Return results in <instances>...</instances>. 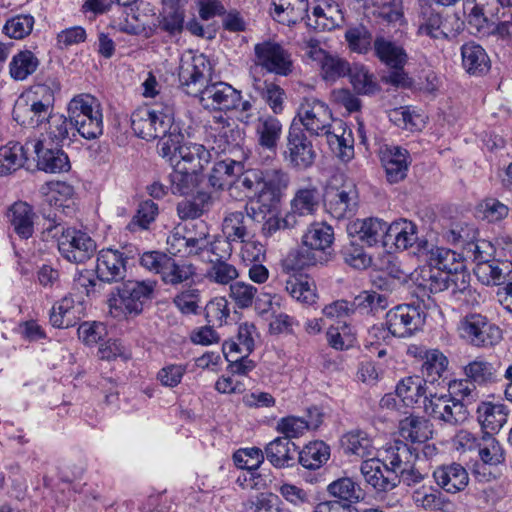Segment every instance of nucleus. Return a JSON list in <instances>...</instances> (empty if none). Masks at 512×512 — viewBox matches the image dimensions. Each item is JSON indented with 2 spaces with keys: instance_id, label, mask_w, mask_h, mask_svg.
<instances>
[{
  "instance_id": "10",
  "label": "nucleus",
  "mask_w": 512,
  "mask_h": 512,
  "mask_svg": "<svg viewBox=\"0 0 512 512\" xmlns=\"http://www.w3.org/2000/svg\"><path fill=\"white\" fill-rule=\"evenodd\" d=\"M425 321L419 306L401 304L386 313V326L392 336L407 338L418 332Z\"/></svg>"
},
{
  "instance_id": "13",
  "label": "nucleus",
  "mask_w": 512,
  "mask_h": 512,
  "mask_svg": "<svg viewBox=\"0 0 512 512\" xmlns=\"http://www.w3.org/2000/svg\"><path fill=\"white\" fill-rule=\"evenodd\" d=\"M255 64L270 73L287 76L292 72L293 63L290 53L274 41H263L254 47Z\"/></svg>"
},
{
  "instance_id": "17",
  "label": "nucleus",
  "mask_w": 512,
  "mask_h": 512,
  "mask_svg": "<svg viewBox=\"0 0 512 512\" xmlns=\"http://www.w3.org/2000/svg\"><path fill=\"white\" fill-rule=\"evenodd\" d=\"M501 362H490L483 356H477L462 367L467 380L478 386H488L501 380Z\"/></svg>"
},
{
  "instance_id": "2",
  "label": "nucleus",
  "mask_w": 512,
  "mask_h": 512,
  "mask_svg": "<svg viewBox=\"0 0 512 512\" xmlns=\"http://www.w3.org/2000/svg\"><path fill=\"white\" fill-rule=\"evenodd\" d=\"M210 64L203 54H184L180 59L179 81L189 95H199L200 103L205 109L233 110L239 102V91L230 84L216 82L201 89L210 73Z\"/></svg>"
},
{
  "instance_id": "7",
  "label": "nucleus",
  "mask_w": 512,
  "mask_h": 512,
  "mask_svg": "<svg viewBox=\"0 0 512 512\" xmlns=\"http://www.w3.org/2000/svg\"><path fill=\"white\" fill-rule=\"evenodd\" d=\"M156 281H128L117 288V294L108 300L110 314L115 318L138 315L144 305L152 299Z\"/></svg>"
},
{
  "instance_id": "28",
  "label": "nucleus",
  "mask_w": 512,
  "mask_h": 512,
  "mask_svg": "<svg viewBox=\"0 0 512 512\" xmlns=\"http://www.w3.org/2000/svg\"><path fill=\"white\" fill-rule=\"evenodd\" d=\"M424 250L426 251L429 266L445 274L457 272L464 268L462 255L451 249L434 245H430L429 247L426 243Z\"/></svg>"
},
{
  "instance_id": "46",
  "label": "nucleus",
  "mask_w": 512,
  "mask_h": 512,
  "mask_svg": "<svg viewBox=\"0 0 512 512\" xmlns=\"http://www.w3.org/2000/svg\"><path fill=\"white\" fill-rule=\"evenodd\" d=\"M74 131L70 118L61 114H51L47 120L45 135L55 146H63L70 143V135H75Z\"/></svg>"
},
{
  "instance_id": "20",
  "label": "nucleus",
  "mask_w": 512,
  "mask_h": 512,
  "mask_svg": "<svg viewBox=\"0 0 512 512\" xmlns=\"http://www.w3.org/2000/svg\"><path fill=\"white\" fill-rule=\"evenodd\" d=\"M51 114L52 109L29 98H20L13 108V119L27 127L40 126Z\"/></svg>"
},
{
  "instance_id": "54",
  "label": "nucleus",
  "mask_w": 512,
  "mask_h": 512,
  "mask_svg": "<svg viewBox=\"0 0 512 512\" xmlns=\"http://www.w3.org/2000/svg\"><path fill=\"white\" fill-rule=\"evenodd\" d=\"M60 89L61 84L56 77H47L43 82H38L31 87L27 98L45 104L46 107L53 110L54 95Z\"/></svg>"
},
{
  "instance_id": "12",
  "label": "nucleus",
  "mask_w": 512,
  "mask_h": 512,
  "mask_svg": "<svg viewBox=\"0 0 512 512\" xmlns=\"http://www.w3.org/2000/svg\"><path fill=\"white\" fill-rule=\"evenodd\" d=\"M136 253L132 246L123 247L121 250H101L96 265L98 279L108 283L122 280L125 277L127 261L133 259Z\"/></svg>"
},
{
  "instance_id": "23",
  "label": "nucleus",
  "mask_w": 512,
  "mask_h": 512,
  "mask_svg": "<svg viewBox=\"0 0 512 512\" xmlns=\"http://www.w3.org/2000/svg\"><path fill=\"white\" fill-rule=\"evenodd\" d=\"M251 224V217L244 211L227 212L222 222V233L228 240L240 243L254 237Z\"/></svg>"
},
{
  "instance_id": "44",
  "label": "nucleus",
  "mask_w": 512,
  "mask_h": 512,
  "mask_svg": "<svg viewBox=\"0 0 512 512\" xmlns=\"http://www.w3.org/2000/svg\"><path fill=\"white\" fill-rule=\"evenodd\" d=\"M40 60L30 50L16 53L9 63V75L15 81H24L38 69Z\"/></svg>"
},
{
  "instance_id": "36",
  "label": "nucleus",
  "mask_w": 512,
  "mask_h": 512,
  "mask_svg": "<svg viewBox=\"0 0 512 512\" xmlns=\"http://www.w3.org/2000/svg\"><path fill=\"white\" fill-rule=\"evenodd\" d=\"M373 49L377 58L389 68L406 65L408 62V55L404 48L383 36L374 40Z\"/></svg>"
},
{
  "instance_id": "33",
  "label": "nucleus",
  "mask_w": 512,
  "mask_h": 512,
  "mask_svg": "<svg viewBox=\"0 0 512 512\" xmlns=\"http://www.w3.org/2000/svg\"><path fill=\"white\" fill-rule=\"evenodd\" d=\"M273 17L280 23L294 25L308 21V0H273Z\"/></svg>"
},
{
  "instance_id": "16",
  "label": "nucleus",
  "mask_w": 512,
  "mask_h": 512,
  "mask_svg": "<svg viewBox=\"0 0 512 512\" xmlns=\"http://www.w3.org/2000/svg\"><path fill=\"white\" fill-rule=\"evenodd\" d=\"M464 26V22L455 14L443 18L438 13H431L419 27V33L432 39H449L455 37Z\"/></svg>"
},
{
  "instance_id": "64",
  "label": "nucleus",
  "mask_w": 512,
  "mask_h": 512,
  "mask_svg": "<svg viewBox=\"0 0 512 512\" xmlns=\"http://www.w3.org/2000/svg\"><path fill=\"white\" fill-rule=\"evenodd\" d=\"M243 512H280L279 498L272 493H259L243 503Z\"/></svg>"
},
{
  "instance_id": "30",
  "label": "nucleus",
  "mask_w": 512,
  "mask_h": 512,
  "mask_svg": "<svg viewBox=\"0 0 512 512\" xmlns=\"http://www.w3.org/2000/svg\"><path fill=\"white\" fill-rule=\"evenodd\" d=\"M310 420L296 416H287L277 422L276 429L285 438L291 441L292 438L302 436L308 429H317L322 422V415L316 408L309 411Z\"/></svg>"
},
{
  "instance_id": "21",
  "label": "nucleus",
  "mask_w": 512,
  "mask_h": 512,
  "mask_svg": "<svg viewBox=\"0 0 512 512\" xmlns=\"http://www.w3.org/2000/svg\"><path fill=\"white\" fill-rule=\"evenodd\" d=\"M462 68L471 76H483L491 67L486 50L478 43L469 41L460 48Z\"/></svg>"
},
{
  "instance_id": "60",
  "label": "nucleus",
  "mask_w": 512,
  "mask_h": 512,
  "mask_svg": "<svg viewBox=\"0 0 512 512\" xmlns=\"http://www.w3.org/2000/svg\"><path fill=\"white\" fill-rule=\"evenodd\" d=\"M255 336H257L256 328L253 324L244 323L239 326L237 342H226L224 350L228 353L239 352L243 354H250L254 349Z\"/></svg>"
},
{
  "instance_id": "18",
  "label": "nucleus",
  "mask_w": 512,
  "mask_h": 512,
  "mask_svg": "<svg viewBox=\"0 0 512 512\" xmlns=\"http://www.w3.org/2000/svg\"><path fill=\"white\" fill-rule=\"evenodd\" d=\"M343 21L344 16L336 0H317L306 25L315 30L330 31L340 26Z\"/></svg>"
},
{
  "instance_id": "49",
  "label": "nucleus",
  "mask_w": 512,
  "mask_h": 512,
  "mask_svg": "<svg viewBox=\"0 0 512 512\" xmlns=\"http://www.w3.org/2000/svg\"><path fill=\"white\" fill-rule=\"evenodd\" d=\"M495 246L487 240L466 242L463 246L462 257L475 263L474 268L489 264L494 259Z\"/></svg>"
},
{
  "instance_id": "38",
  "label": "nucleus",
  "mask_w": 512,
  "mask_h": 512,
  "mask_svg": "<svg viewBox=\"0 0 512 512\" xmlns=\"http://www.w3.org/2000/svg\"><path fill=\"white\" fill-rule=\"evenodd\" d=\"M31 149H27L25 145L17 142H9L0 148V175H7L21 168L28 159V153Z\"/></svg>"
},
{
  "instance_id": "63",
  "label": "nucleus",
  "mask_w": 512,
  "mask_h": 512,
  "mask_svg": "<svg viewBox=\"0 0 512 512\" xmlns=\"http://www.w3.org/2000/svg\"><path fill=\"white\" fill-rule=\"evenodd\" d=\"M447 282L446 290H449L458 300L467 301V297L474 294L470 287V276L464 271V268L449 273Z\"/></svg>"
},
{
  "instance_id": "62",
  "label": "nucleus",
  "mask_w": 512,
  "mask_h": 512,
  "mask_svg": "<svg viewBox=\"0 0 512 512\" xmlns=\"http://www.w3.org/2000/svg\"><path fill=\"white\" fill-rule=\"evenodd\" d=\"M229 290V297L240 309L252 306L258 293V289L254 285L244 281H235L231 283Z\"/></svg>"
},
{
  "instance_id": "56",
  "label": "nucleus",
  "mask_w": 512,
  "mask_h": 512,
  "mask_svg": "<svg viewBox=\"0 0 512 512\" xmlns=\"http://www.w3.org/2000/svg\"><path fill=\"white\" fill-rule=\"evenodd\" d=\"M327 490L331 496L347 503L364 500L366 496V489L358 482H331Z\"/></svg>"
},
{
  "instance_id": "61",
  "label": "nucleus",
  "mask_w": 512,
  "mask_h": 512,
  "mask_svg": "<svg viewBox=\"0 0 512 512\" xmlns=\"http://www.w3.org/2000/svg\"><path fill=\"white\" fill-rule=\"evenodd\" d=\"M159 213L158 205L152 200H145L139 204L136 215L127 225V229L135 232L138 229L146 230L153 223Z\"/></svg>"
},
{
  "instance_id": "39",
  "label": "nucleus",
  "mask_w": 512,
  "mask_h": 512,
  "mask_svg": "<svg viewBox=\"0 0 512 512\" xmlns=\"http://www.w3.org/2000/svg\"><path fill=\"white\" fill-rule=\"evenodd\" d=\"M334 240V232L330 225L323 222L312 223L302 236L303 246L314 251H325Z\"/></svg>"
},
{
  "instance_id": "45",
  "label": "nucleus",
  "mask_w": 512,
  "mask_h": 512,
  "mask_svg": "<svg viewBox=\"0 0 512 512\" xmlns=\"http://www.w3.org/2000/svg\"><path fill=\"white\" fill-rule=\"evenodd\" d=\"M195 275L196 267L192 263L177 261L169 256L162 271L161 280L167 285L176 286L192 280Z\"/></svg>"
},
{
  "instance_id": "31",
  "label": "nucleus",
  "mask_w": 512,
  "mask_h": 512,
  "mask_svg": "<svg viewBox=\"0 0 512 512\" xmlns=\"http://www.w3.org/2000/svg\"><path fill=\"white\" fill-rule=\"evenodd\" d=\"M357 192L353 183H345L330 193L327 206L331 215L337 219L352 214L356 204Z\"/></svg>"
},
{
  "instance_id": "8",
  "label": "nucleus",
  "mask_w": 512,
  "mask_h": 512,
  "mask_svg": "<svg viewBox=\"0 0 512 512\" xmlns=\"http://www.w3.org/2000/svg\"><path fill=\"white\" fill-rule=\"evenodd\" d=\"M461 339L477 348H489L502 340L501 329L481 314H469L463 317L457 326Z\"/></svg>"
},
{
  "instance_id": "37",
  "label": "nucleus",
  "mask_w": 512,
  "mask_h": 512,
  "mask_svg": "<svg viewBox=\"0 0 512 512\" xmlns=\"http://www.w3.org/2000/svg\"><path fill=\"white\" fill-rule=\"evenodd\" d=\"M325 136L327 137V142L331 150L342 161H348L352 158L354 150L351 131H346L341 121H336Z\"/></svg>"
},
{
  "instance_id": "25",
  "label": "nucleus",
  "mask_w": 512,
  "mask_h": 512,
  "mask_svg": "<svg viewBox=\"0 0 512 512\" xmlns=\"http://www.w3.org/2000/svg\"><path fill=\"white\" fill-rule=\"evenodd\" d=\"M418 239L417 226L406 219L394 221L388 225L385 247L406 250Z\"/></svg>"
},
{
  "instance_id": "4",
  "label": "nucleus",
  "mask_w": 512,
  "mask_h": 512,
  "mask_svg": "<svg viewBox=\"0 0 512 512\" xmlns=\"http://www.w3.org/2000/svg\"><path fill=\"white\" fill-rule=\"evenodd\" d=\"M180 129L174 130L172 137L160 143V155L168 158L173 167L200 173L211 160L210 151L197 143H183Z\"/></svg>"
},
{
  "instance_id": "41",
  "label": "nucleus",
  "mask_w": 512,
  "mask_h": 512,
  "mask_svg": "<svg viewBox=\"0 0 512 512\" xmlns=\"http://www.w3.org/2000/svg\"><path fill=\"white\" fill-rule=\"evenodd\" d=\"M265 454L269 462L276 468L289 466L297 454L296 445L285 437H277L267 444Z\"/></svg>"
},
{
  "instance_id": "35",
  "label": "nucleus",
  "mask_w": 512,
  "mask_h": 512,
  "mask_svg": "<svg viewBox=\"0 0 512 512\" xmlns=\"http://www.w3.org/2000/svg\"><path fill=\"white\" fill-rule=\"evenodd\" d=\"M507 416L508 412L503 404L482 402L477 408V418L481 427L491 434L504 426Z\"/></svg>"
},
{
  "instance_id": "57",
  "label": "nucleus",
  "mask_w": 512,
  "mask_h": 512,
  "mask_svg": "<svg viewBox=\"0 0 512 512\" xmlns=\"http://www.w3.org/2000/svg\"><path fill=\"white\" fill-rule=\"evenodd\" d=\"M354 312L376 314L388 307V299L385 295L377 292L364 291L352 301Z\"/></svg>"
},
{
  "instance_id": "27",
  "label": "nucleus",
  "mask_w": 512,
  "mask_h": 512,
  "mask_svg": "<svg viewBox=\"0 0 512 512\" xmlns=\"http://www.w3.org/2000/svg\"><path fill=\"white\" fill-rule=\"evenodd\" d=\"M308 55L310 58L320 63L322 75L325 80L334 81L348 74L350 64L346 60L327 53L317 45H310Z\"/></svg>"
},
{
  "instance_id": "59",
  "label": "nucleus",
  "mask_w": 512,
  "mask_h": 512,
  "mask_svg": "<svg viewBox=\"0 0 512 512\" xmlns=\"http://www.w3.org/2000/svg\"><path fill=\"white\" fill-rule=\"evenodd\" d=\"M41 192L46 196V201L55 210L64 207V202L71 199L74 188L66 182H49L41 187Z\"/></svg>"
},
{
  "instance_id": "52",
  "label": "nucleus",
  "mask_w": 512,
  "mask_h": 512,
  "mask_svg": "<svg viewBox=\"0 0 512 512\" xmlns=\"http://www.w3.org/2000/svg\"><path fill=\"white\" fill-rule=\"evenodd\" d=\"M424 380L418 376H409L402 379L396 386V395L401 398L406 406L416 403L420 397L427 395V389L423 386Z\"/></svg>"
},
{
  "instance_id": "6",
  "label": "nucleus",
  "mask_w": 512,
  "mask_h": 512,
  "mask_svg": "<svg viewBox=\"0 0 512 512\" xmlns=\"http://www.w3.org/2000/svg\"><path fill=\"white\" fill-rule=\"evenodd\" d=\"M68 115L74 130L87 140L103 134V113L99 100L90 94H79L68 104Z\"/></svg>"
},
{
  "instance_id": "22",
  "label": "nucleus",
  "mask_w": 512,
  "mask_h": 512,
  "mask_svg": "<svg viewBox=\"0 0 512 512\" xmlns=\"http://www.w3.org/2000/svg\"><path fill=\"white\" fill-rule=\"evenodd\" d=\"M474 273L484 285L505 286L512 282V260L493 259L489 264L474 268Z\"/></svg>"
},
{
  "instance_id": "34",
  "label": "nucleus",
  "mask_w": 512,
  "mask_h": 512,
  "mask_svg": "<svg viewBox=\"0 0 512 512\" xmlns=\"http://www.w3.org/2000/svg\"><path fill=\"white\" fill-rule=\"evenodd\" d=\"M512 5L509 0H486V4L483 7L476 5L472 9L470 14L469 23L477 27V31L481 32L482 22H486V17L490 16L497 20H505L512 18V12L510 11Z\"/></svg>"
},
{
  "instance_id": "11",
  "label": "nucleus",
  "mask_w": 512,
  "mask_h": 512,
  "mask_svg": "<svg viewBox=\"0 0 512 512\" xmlns=\"http://www.w3.org/2000/svg\"><path fill=\"white\" fill-rule=\"evenodd\" d=\"M297 116L304 128L312 135H325L333 127V117L328 105L314 97L303 99Z\"/></svg>"
},
{
  "instance_id": "51",
  "label": "nucleus",
  "mask_w": 512,
  "mask_h": 512,
  "mask_svg": "<svg viewBox=\"0 0 512 512\" xmlns=\"http://www.w3.org/2000/svg\"><path fill=\"white\" fill-rule=\"evenodd\" d=\"M413 500L416 505L425 509L446 511L449 508V501L437 486H421L414 491Z\"/></svg>"
},
{
  "instance_id": "1",
  "label": "nucleus",
  "mask_w": 512,
  "mask_h": 512,
  "mask_svg": "<svg viewBox=\"0 0 512 512\" xmlns=\"http://www.w3.org/2000/svg\"><path fill=\"white\" fill-rule=\"evenodd\" d=\"M208 180L213 188L238 190L242 197L266 209L277 205L290 185V175L281 167L244 170L240 161L229 158L214 164Z\"/></svg>"
},
{
  "instance_id": "43",
  "label": "nucleus",
  "mask_w": 512,
  "mask_h": 512,
  "mask_svg": "<svg viewBox=\"0 0 512 512\" xmlns=\"http://www.w3.org/2000/svg\"><path fill=\"white\" fill-rule=\"evenodd\" d=\"M401 437L411 443H424L432 435L431 425L423 417L409 416L401 420L399 425Z\"/></svg>"
},
{
  "instance_id": "53",
  "label": "nucleus",
  "mask_w": 512,
  "mask_h": 512,
  "mask_svg": "<svg viewBox=\"0 0 512 512\" xmlns=\"http://www.w3.org/2000/svg\"><path fill=\"white\" fill-rule=\"evenodd\" d=\"M50 323L56 328H68L76 323L74 300L71 297H63L55 303L50 312Z\"/></svg>"
},
{
  "instance_id": "26",
  "label": "nucleus",
  "mask_w": 512,
  "mask_h": 512,
  "mask_svg": "<svg viewBox=\"0 0 512 512\" xmlns=\"http://www.w3.org/2000/svg\"><path fill=\"white\" fill-rule=\"evenodd\" d=\"M350 233H356L368 246L381 243L385 247L388 224L379 218L357 220L349 227Z\"/></svg>"
},
{
  "instance_id": "5",
  "label": "nucleus",
  "mask_w": 512,
  "mask_h": 512,
  "mask_svg": "<svg viewBox=\"0 0 512 512\" xmlns=\"http://www.w3.org/2000/svg\"><path fill=\"white\" fill-rule=\"evenodd\" d=\"M47 228L53 237L57 238L60 254L71 263H83L94 256L97 245L91 236L76 227H65L57 222L56 215L51 218Z\"/></svg>"
},
{
  "instance_id": "24",
  "label": "nucleus",
  "mask_w": 512,
  "mask_h": 512,
  "mask_svg": "<svg viewBox=\"0 0 512 512\" xmlns=\"http://www.w3.org/2000/svg\"><path fill=\"white\" fill-rule=\"evenodd\" d=\"M321 201V194L317 186L309 183L306 186L299 187L290 202V212L293 214V219L297 216L313 215L319 208Z\"/></svg>"
},
{
  "instance_id": "55",
  "label": "nucleus",
  "mask_w": 512,
  "mask_h": 512,
  "mask_svg": "<svg viewBox=\"0 0 512 512\" xmlns=\"http://www.w3.org/2000/svg\"><path fill=\"white\" fill-rule=\"evenodd\" d=\"M348 75L350 82L358 93L373 94L378 90V84L372 73L362 64L350 66Z\"/></svg>"
},
{
  "instance_id": "47",
  "label": "nucleus",
  "mask_w": 512,
  "mask_h": 512,
  "mask_svg": "<svg viewBox=\"0 0 512 512\" xmlns=\"http://www.w3.org/2000/svg\"><path fill=\"white\" fill-rule=\"evenodd\" d=\"M449 366L448 358L438 349H431L425 352L422 364L424 382L431 384L439 381Z\"/></svg>"
},
{
  "instance_id": "19",
  "label": "nucleus",
  "mask_w": 512,
  "mask_h": 512,
  "mask_svg": "<svg viewBox=\"0 0 512 512\" xmlns=\"http://www.w3.org/2000/svg\"><path fill=\"white\" fill-rule=\"evenodd\" d=\"M379 153L387 180L390 183L402 181L407 175L410 164L408 151L398 146L385 145L381 147Z\"/></svg>"
},
{
  "instance_id": "3",
  "label": "nucleus",
  "mask_w": 512,
  "mask_h": 512,
  "mask_svg": "<svg viewBox=\"0 0 512 512\" xmlns=\"http://www.w3.org/2000/svg\"><path fill=\"white\" fill-rule=\"evenodd\" d=\"M131 128L137 137L146 141L159 139V143L168 140L174 130L179 129L174 124V109L169 105L137 108L131 115Z\"/></svg>"
},
{
  "instance_id": "40",
  "label": "nucleus",
  "mask_w": 512,
  "mask_h": 512,
  "mask_svg": "<svg viewBox=\"0 0 512 512\" xmlns=\"http://www.w3.org/2000/svg\"><path fill=\"white\" fill-rule=\"evenodd\" d=\"M252 87L274 114L282 113L286 94L279 85L253 76Z\"/></svg>"
},
{
  "instance_id": "42",
  "label": "nucleus",
  "mask_w": 512,
  "mask_h": 512,
  "mask_svg": "<svg viewBox=\"0 0 512 512\" xmlns=\"http://www.w3.org/2000/svg\"><path fill=\"white\" fill-rule=\"evenodd\" d=\"M341 446L345 454L361 458L373 455L375 447L371 437L362 430H352L341 438Z\"/></svg>"
},
{
  "instance_id": "48",
  "label": "nucleus",
  "mask_w": 512,
  "mask_h": 512,
  "mask_svg": "<svg viewBox=\"0 0 512 512\" xmlns=\"http://www.w3.org/2000/svg\"><path fill=\"white\" fill-rule=\"evenodd\" d=\"M413 280L424 292L439 293L447 288L448 274L428 265L415 271Z\"/></svg>"
},
{
  "instance_id": "14",
  "label": "nucleus",
  "mask_w": 512,
  "mask_h": 512,
  "mask_svg": "<svg viewBox=\"0 0 512 512\" xmlns=\"http://www.w3.org/2000/svg\"><path fill=\"white\" fill-rule=\"evenodd\" d=\"M284 158L292 167L297 169H307L313 165L316 152L301 128L290 127Z\"/></svg>"
},
{
  "instance_id": "29",
  "label": "nucleus",
  "mask_w": 512,
  "mask_h": 512,
  "mask_svg": "<svg viewBox=\"0 0 512 512\" xmlns=\"http://www.w3.org/2000/svg\"><path fill=\"white\" fill-rule=\"evenodd\" d=\"M255 134L258 144L269 151H274L282 135V123L270 114L259 116L255 122Z\"/></svg>"
},
{
  "instance_id": "9",
  "label": "nucleus",
  "mask_w": 512,
  "mask_h": 512,
  "mask_svg": "<svg viewBox=\"0 0 512 512\" xmlns=\"http://www.w3.org/2000/svg\"><path fill=\"white\" fill-rule=\"evenodd\" d=\"M424 409L433 419L448 425H458L468 418V410L464 403L451 396L429 391L424 400Z\"/></svg>"
},
{
  "instance_id": "58",
  "label": "nucleus",
  "mask_w": 512,
  "mask_h": 512,
  "mask_svg": "<svg viewBox=\"0 0 512 512\" xmlns=\"http://www.w3.org/2000/svg\"><path fill=\"white\" fill-rule=\"evenodd\" d=\"M210 263L211 265L207 270L206 277L213 283L228 285L239 277L238 269L226 260L211 259Z\"/></svg>"
},
{
  "instance_id": "50",
  "label": "nucleus",
  "mask_w": 512,
  "mask_h": 512,
  "mask_svg": "<svg viewBox=\"0 0 512 512\" xmlns=\"http://www.w3.org/2000/svg\"><path fill=\"white\" fill-rule=\"evenodd\" d=\"M298 454L303 467L315 470L329 459L330 449L323 441H314L307 444Z\"/></svg>"
},
{
  "instance_id": "32",
  "label": "nucleus",
  "mask_w": 512,
  "mask_h": 512,
  "mask_svg": "<svg viewBox=\"0 0 512 512\" xmlns=\"http://www.w3.org/2000/svg\"><path fill=\"white\" fill-rule=\"evenodd\" d=\"M8 217L14 232L21 239H28L33 235L37 216L31 205L21 201L14 203L9 210Z\"/></svg>"
},
{
  "instance_id": "15",
  "label": "nucleus",
  "mask_w": 512,
  "mask_h": 512,
  "mask_svg": "<svg viewBox=\"0 0 512 512\" xmlns=\"http://www.w3.org/2000/svg\"><path fill=\"white\" fill-rule=\"evenodd\" d=\"M47 139H34L27 141V149L36 155L37 167L48 173L67 172L70 169V161L66 153L61 149L48 147Z\"/></svg>"
}]
</instances>
